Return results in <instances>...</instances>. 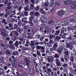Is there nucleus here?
Instances as JSON below:
<instances>
[{
	"label": "nucleus",
	"instance_id": "obj_1",
	"mask_svg": "<svg viewBox=\"0 0 76 76\" xmlns=\"http://www.w3.org/2000/svg\"><path fill=\"white\" fill-rule=\"evenodd\" d=\"M25 60L26 62V66H27V68L26 69V71L30 74H33L34 73V69L31 68V63L29 62V61L27 59H26Z\"/></svg>",
	"mask_w": 76,
	"mask_h": 76
},
{
	"label": "nucleus",
	"instance_id": "obj_2",
	"mask_svg": "<svg viewBox=\"0 0 76 76\" xmlns=\"http://www.w3.org/2000/svg\"><path fill=\"white\" fill-rule=\"evenodd\" d=\"M66 47L68 48H69L70 50L72 49V48L73 47V41H72L70 43L69 42L66 43Z\"/></svg>",
	"mask_w": 76,
	"mask_h": 76
},
{
	"label": "nucleus",
	"instance_id": "obj_3",
	"mask_svg": "<svg viewBox=\"0 0 76 76\" xmlns=\"http://www.w3.org/2000/svg\"><path fill=\"white\" fill-rule=\"evenodd\" d=\"M37 48V49L38 50H39L40 52H42V53H45V51L44 50H45V48L43 46H36Z\"/></svg>",
	"mask_w": 76,
	"mask_h": 76
},
{
	"label": "nucleus",
	"instance_id": "obj_4",
	"mask_svg": "<svg viewBox=\"0 0 76 76\" xmlns=\"http://www.w3.org/2000/svg\"><path fill=\"white\" fill-rule=\"evenodd\" d=\"M19 44H20V45H19ZM21 44H22L21 42L19 41L18 42V40H16L15 43V45L16 47H17V48H19L20 47V48H21L22 47V46Z\"/></svg>",
	"mask_w": 76,
	"mask_h": 76
},
{
	"label": "nucleus",
	"instance_id": "obj_5",
	"mask_svg": "<svg viewBox=\"0 0 76 76\" xmlns=\"http://www.w3.org/2000/svg\"><path fill=\"white\" fill-rule=\"evenodd\" d=\"M41 20L42 23H45V22H47V19L46 18V17L44 16H42L41 17Z\"/></svg>",
	"mask_w": 76,
	"mask_h": 76
},
{
	"label": "nucleus",
	"instance_id": "obj_6",
	"mask_svg": "<svg viewBox=\"0 0 76 76\" xmlns=\"http://www.w3.org/2000/svg\"><path fill=\"white\" fill-rule=\"evenodd\" d=\"M57 49V53H58L59 54H60L61 53V51L63 50V48L61 47H59Z\"/></svg>",
	"mask_w": 76,
	"mask_h": 76
},
{
	"label": "nucleus",
	"instance_id": "obj_7",
	"mask_svg": "<svg viewBox=\"0 0 76 76\" xmlns=\"http://www.w3.org/2000/svg\"><path fill=\"white\" fill-rule=\"evenodd\" d=\"M50 64L49 63H47L46 66H43V70H47V69H48V67L50 66Z\"/></svg>",
	"mask_w": 76,
	"mask_h": 76
},
{
	"label": "nucleus",
	"instance_id": "obj_8",
	"mask_svg": "<svg viewBox=\"0 0 76 76\" xmlns=\"http://www.w3.org/2000/svg\"><path fill=\"white\" fill-rule=\"evenodd\" d=\"M29 5H27L26 7L24 9L25 11H28V12H31V10H29Z\"/></svg>",
	"mask_w": 76,
	"mask_h": 76
},
{
	"label": "nucleus",
	"instance_id": "obj_9",
	"mask_svg": "<svg viewBox=\"0 0 76 76\" xmlns=\"http://www.w3.org/2000/svg\"><path fill=\"white\" fill-rule=\"evenodd\" d=\"M58 14L59 16H62L64 14V12L62 10H61L58 12Z\"/></svg>",
	"mask_w": 76,
	"mask_h": 76
},
{
	"label": "nucleus",
	"instance_id": "obj_10",
	"mask_svg": "<svg viewBox=\"0 0 76 76\" xmlns=\"http://www.w3.org/2000/svg\"><path fill=\"white\" fill-rule=\"evenodd\" d=\"M64 56H69V51H66L64 52Z\"/></svg>",
	"mask_w": 76,
	"mask_h": 76
},
{
	"label": "nucleus",
	"instance_id": "obj_11",
	"mask_svg": "<svg viewBox=\"0 0 76 76\" xmlns=\"http://www.w3.org/2000/svg\"><path fill=\"white\" fill-rule=\"evenodd\" d=\"M40 11L41 12V13H42V14H43L44 15V14H45L46 13V12H45V10H44L42 9H40Z\"/></svg>",
	"mask_w": 76,
	"mask_h": 76
},
{
	"label": "nucleus",
	"instance_id": "obj_12",
	"mask_svg": "<svg viewBox=\"0 0 76 76\" xmlns=\"http://www.w3.org/2000/svg\"><path fill=\"white\" fill-rule=\"evenodd\" d=\"M25 18H23V19L22 20V22L25 23H28V21L25 20Z\"/></svg>",
	"mask_w": 76,
	"mask_h": 76
},
{
	"label": "nucleus",
	"instance_id": "obj_13",
	"mask_svg": "<svg viewBox=\"0 0 76 76\" xmlns=\"http://www.w3.org/2000/svg\"><path fill=\"white\" fill-rule=\"evenodd\" d=\"M60 32V30H56L55 31V35H57L58 34H59V33Z\"/></svg>",
	"mask_w": 76,
	"mask_h": 76
},
{
	"label": "nucleus",
	"instance_id": "obj_14",
	"mask_svg": "<svg viewBox=\"0 0 76 76\" xmlns=\"http://www.w3.org/2000/svg\"><path fill=\"white\" fill-rule=\"evenodd\" d=\"M64 58L65 61V62H67V60H69V57L67 56H64Z\"/></svg>",
	"mask_w": 76,
	"mask_h": 76
},
{
	"label": "nucleus",
	"instance_id": "obj_15",
	"mask_svg": "<svg viewBox=\"0 0 76 76\" xmlns=\"http://www.w3.org/2000/svg\"><path fill=\"white\" fill-rule=\"evenodd\" d=\"M47 45L48 48H50V47H51L52 46H53V45L52 44H51L48 42L47 43Z\"/></svg>",
	"mask_w": 76,
	"mask_h": 76
},
{
	"label": "nucleus",
	"instance_id": "obj_16",
	"mask_svg": "<svg viewBox=\"0 0 76 76\" xmlns=\"http://www.w3.org/2000/svg\"><path fill=\"white\" fill-rule=\"evenodd\" d=\"M51 69L50 68H48V69H47V72L46 73V74L50 73V72H51Z\"/></svg>",
	"mask_w": 76,
	"mask_h": 76
},
{
	"label": "nucleus",
	"instance_id": "obj_17",
	"mask_svg": "<svg viewBox=\"0 0 76 76\" xmlns=\"http://www.w3.org/2000/svg\"><path fill=\"white\" fill-rule=\"evenodd\" d=\"M17 31L19 32L20 34H21V29L20 27H18L17 29Z\"/></svg>",
	"mask_w": 76,
	"mask_h": 76
},
{
	"label": "nucleus",
	"instance_id": "obj_18",
	"mask_svg": "<svg viewBox=\"0 0 76 76\" xmlns=\"http://www.w3.org/2000/svg\"><path fill=\"white\" fill-rule=\"evenodd\" d=\"M68 39H70V40H72V39H73V38H72V34H69V36L68 37Z\"/></svg>",
	"mask_w": 76,
	"mask_h": 76
},
{
	"label": "nucleus",
	"instance_id": "obj_19",
	"mask_svg": "<svg viewBox=\"0 0 76 76\" xmlns=\"http://www.w3.org/2000/svg\"><path fill=\"white\" fill-rule=\"evenodd\" d=\"M39 9V6H38V5H37V6L35 8V10L36 11H38Z\"/></svg>",
	"mask_w": 76,
	"mask_h": 76
},
{
	"label": "nucleus",
	"instance_id": "obj_20",
	"mask_svg": "<svg viewBox=\"0 0 76 76\" xmlns=\"http://www.w3.org/2000/svg\"><path fill=\"white\" fill-rule=\"evenodd\" d=\"M70 61L73 63L74 62V57L73 56H72L70 59Z\"/></svg>",
	"mask_w": 76,
	"mask_h": 76
},
{
	"label": "nucleus",
	"instance_id": "obj_21",
	"mask_svg": "<svg viewBox=\"0 0 76 76\" xmlns=\"http://www.w3.org/2000/svg\"><path fill=\"white\" fill-rule=\"evenodd\" d=\"M11 13H12V11L11 10H10L6 12L7 15H10Z\"/></svg>",
	"mask_w": 76,
	"mask_h": 76
},
{
	"label": "nucleus",
	"instance_id": "obj_22",
	"mask_svg": "<svg viewBox=\"0 0 76 76\" xmlns=\"http://www.w3.org/2000/svg\"><path fill=\"white\" fill-rule=\"evenodd\" d=\"M34 16H31L29 18V20L32 21V20H33L34 19Z\"/></svg>",
	"mask_w": 76,
	"mask_h": 76
},
{
	"label": "nucleus",
	"instance_id": "obj_23",
	"mask_svg": "<svg viewBox=\"0 0 76 76\" xmlns=\"http://www.w3.org/2000/svg\"><path fill=\"white\" fill-rule=\"evenodd\" d=\"M35 41L33 40V41H31V44L30 45H35L34 44H35Z\"/></svg>",
	"mask_w": 76,
	"mask_h": 76
},
{
	"label": "nucleus",
	"instance_id": "obj_24",
	"mask_svg": "<svg viewBox=\"0 0 76 76\" xmlns=\"http://www.w3.org/2000/svg\"><path fill=\"white\" fill-rule=\"evenodd\" d=\"M12 54L14 56H18V52L17 51H15V52H13Z\"/></svg>",
	"mask_w": 76,
	"mask_h": 76
},
{
	"label": "nucleus",
	"instance_id": "obj_25",
	"mask_svg": "<svg viewBox=\"0 0 76 76\" xmlns=\"http://www.w3.org/2000/svg\"><path fill=\"white\" fill-rule=\"evenodd\" d=\"M18 25L19 26H22V23H21V21H18Z\"/></svg>",
	"mask_w": 76,
	"mask_h": 76
},
{
	"label": "nucleus",
	"instance_id": "obj_26",
	"mask_svg": "<svg viewBox=\"0 0 76 76\" xmlns=\"http://www.w3.org/2000/svg\"><path fill=\"white\" fill-rule=\"evenodd\" d=\"M30 16H34V14H35L34 12L31 11V12L30 11Z\"/></svg>",
	"mask_w": 76,
	"mask_h": 76
},
{
	"label": "nucleus",
	"instance_id": "obj_27",
	"mask_svg": "<svg viewBox=\"0 0 76 76\" xmlns=\"http://www.w3.org/2000/svg\"><path fill=\"white\" fill-rule=\"evenodd\" d=\"M14 29H16L18 28V26L17 24H15L14 25Z\"/></svg>",
	"mask_w": 76,
	"mask_h": 76
},
{
	"label": "nucleus",
	"instance_id": "obj_28",
	"mask_svg": "<svg viewBox=\"0 0 76 76\" xmlns=\"http://www.w3.org/2000/svg\"><path fill=\"white\" fill-rule=\"evenodd\" d=\"M56 66H61V63H60V62L56 63Z\"/></svg>",
	"mask_w": 76,
	"mask_h": 76
},
{
	"label": "nucleus",
	"instance_id": "obj_29",
	"mask_svg": "<svg viewBox=\"0 0 76 76\" xmlns=\"http://www.w3.org/2000/svg\"><path fill=\"white\" fill-rule=\"evenodd\" d=\"M29 13V12H27V11H25L24 12V14L25 15H26V16H28V13Z\"/></svg>",
	"mask_w": 76,
	"mask_h": 76
},
{
	"label": "nucleus",
	"instance_id": "obj_30",
	"mask_svg": "<svg viewBox=\"0 0 76 76\" xmlns=\"http://www.w3.org/2000/svg\"><path fill=\"white\" fill-rule=\"evenodd\" d=\"M37 55L39 56H41V54H40V52L38 50H37Z\"/></svg>",
	"mask_w": 76,
	"mask_h": 76
},
{
	"label": "nucleus",
	"instance_id": "obj_31",
	"mask_svg": "<svg viewBox=\"0 0 76 76\" xmlns=\"http://www.w3.org/2000/svg\"><path fill=\"white\" fill-rule=\"evenodd\" d=\"M4 58H3L1 57L0 58V61L1 63H3Z\"/></svg>",
	"mask_w": 76,
	"mask_h": 76
},
{
	"label": "nucleus",
	"instance_id": "obj_32",
	"mask_svg": "<svg viewBox=\"0 0 76 76\" xmlns=\"http://www.w3.org/2000/svg\"><path fill=\"white\" fill-rule=\"evenodd\" d=\"M10 1V0H5L4 2V4L5 5H7L8 3V2Z\"/></svg>",
	"mask_w": 76,
	"mask_h": 76
},
{
	"label": "nucleus",
	"instance_id": "obj_33",
	"mask_svg": "<svg viewBox=\"0 0 76 76\" xmlns=\"http://www.w3.org/2000/svg\"><path fill=\"white\" fill-rule=\"evenodd\" d=\"M20 41H23V43L25 42V40L22 38H20Z\"/></svg>",
	"mask_w": 76,
	"mask_h": 76
},
{
	"label": "nucleus",
	"instance_id": "obj_34",
	"mask_svg": "<svg viewBox=\"0 0 76 76\" xmlns=\"http://www.w3.org/2000/svg\"><path fill=\"white\" fill-rule=\"evenodd\" d=\"M50 60H51V62H53V60H54V58L53 57V56H51L50 57Z\"/></svg>",
	"mask_w": 76,
	"mask_h": 76
},
{
	"label": "nucleus",
	"instance_id": "obj_35",
	"mask_svg": "<svg viewBox=\"0 0 76 76\" xmlns=\"http://www.w3.org/2000/svg\"><path fill=\"white\" fill-rule=\"evenodd\" d=\"M10 47L11 50H14V49L15 50V48H14V47H13V46L12 44L10 45Z\"/></svg>",
	"mask_w": 76,
	"mask_h": 76
},
{
	"label": "nucleus",
	"instance_id": "obj_36",
	"mask_svg": "<svg viewBox=\"0 0 76 76\" xmlns=\"http://www.w3.org/2000/svg\"><path fill=\"white\" fill-rule=\"evenodd\" d=\"M60 59L61 62H65L64 61V59L63 58L61 57L60 58Z\"/></svg>",
	"mask_w": 76,
	"mask_h": 76
},
{
	"label": "nucleus",
	"instance_id": "obj_37",
	"mask_svg": "<svg viewBox=\"0 0 76 76\" xmlns=\"http://www.w3.org/2000/svg\"><path fill=\"white\" fill-rule=\"evenodd\" d=\"M60 66L59 67H57L55 68V71H57V70H60Z\"/></svg>",
	"mask_w": 76,
	"mask_h": 76
},
{
	"label": "nucleus",
	"instance_id": "obj_38",
	"mask_svg": "<svg viewBox=\"0 0 76 76\" xmlns=\"http://www.w3.org/2000/svg\"><path fill=\"white\" fill-rule=\"evenodd\" d=\"M65 39V42L66 43V42H68V41H70V39H69V38L67 37V38H66Z\"/></svg>",
	"mask_w": 76,
	"mask_h": 76
},
{
	"label": "nucleus",
	"instance_id": "obj_39",
	"mask_svg": "<svg viewBox=\"0 0 76 76\" xmlns=\"http://www.w3.org/2000/svg\"><path fill=\"white\" fill-rule=\"evenodd\" d=\"M29 23L31 26H33L34 24H33V23H32V21L29 20Z\"/></svg>",
	"mask_w": 76,
	"mask_h": 76
},
{
	"label": "nucleus",
	"instance_id": "obj_40",
	"mask_svg": "<svg viewBox=\"0 0 76 76\" xmlns=\"http://www.w3.org/2000/svg\"><path fill=\"white\" fill-rule=\"evenodd\" d=\"M16 73L17 74V76H22V75L20 74L19 73V72H16Z\"/></svg>",
	"mask_w": 76,
	"mask_h": 76
},
{
	"label": "nucleus",
	"instance_id": "obj_41",
	"mask_svg": "<svg viewBox=\"0 0 76 76\" xmlns=\"http://www.w3.org/2000/svg\"><path fill=\"white\" fill-rule=\"evenodd\" d=\"M12 5V3L10 1H9L8 3L7 4V6H10Z\"/></svg>",
	"mask_w": 76,
	"mask_h": 76
},
{
	"label": "nucleus",
	"instance_id": "obj_42",
	"mask_svg": "<svg viewBox=\"0 0 76 76\" xmlns=\"http://www.w3.org/2000/svg\"><path fill=\"white\" fill-rule=\"evenodd\" d=\"M55 4H56V7H59V6H60L59 3L58 2H55Z\"/></svg>",
	"mask_w": 76,
	"mask_h": 76
},
{
	"label": "nucleus",
	"instance_id": "obj_43",
	"mask_svg": "<svg viewBox=\"0 0 76 76\" xmlns=\"http://www.w3.org/2000/svg\"><path fill=\"white\" fill-rule=\"evenodd\" d=\"M31 2L32 3L34 4H35V0H31Z\"/></svg>",
	"mask_w": 76,
	"mask_h": 76
},
{
	"label": "nucleus",
	"instance_id": "obj_44",
	"mask_svg": "<svg viewBox=\"0 0 76 76\" xmlns=\"http://www.w3.org/2000/svg\"><path fill=\"white\" fill-rule=\"evenodd\" d=\"M12 6H7V9L8 10H10V9H12Z\"/></svg>",
	"mask_w": 76,
	"mask_h": 76
},
{
	"label": "nucleus",
	"instance_id": "obj_45",
	"mask_svg": "<svg viewBox=\"0 0 76 76\" xmlns=\"http://www.w3.org/2000/svg\"><path fill=\"white\" fill-rule=\"evenodd\" d=\"M72 65L73 66V69H75V68H76V64L75 63H73L72 64Z\"/></svg>",
	"mask_w": 76,
	"mask_h": 76
},
{
	"label": "nucleus",
	"instance_id": "obj_46",
	"mask_svg": "<svg viewBox=\"0 0 76 76\" xmlns=\"http://www.w3.org/2000/svg\"><path fill=\"white\" fill-rule=\"evenodd\" d=\"M54 22V20H51L49 21L48 22L49 24H52Z\"/></svg>",
	"mask_w": 76,
	"mask_h": 76
},
{
	"label": "nucleus",
	"instance_id": "obj_47",
	"mask_svg": "<svg viewBox=\"0 0 76 76\" xmlns=\"http://www.w3.org/2000/svg\"><path fill=\"white\" fill-rule=\"evenodd\" d=\"M49 38L50 39H50H51L53 38V35L52 34L50 35L49 36Z\"/></svg>",
	"mask_w": 76,
	"mask_h": 76
},
{
	"label": "nucleus",
	"instance_id": "obj_48",
	"mask_svg": "<svg viewBox=\"0 0 76 76\" xmlns=\"http://www.w3.org/2000/svg\"><path fill=\"white\" fill-rule=\"evenodd\" d=\"M9 27L10 28H13V25L12 24H11V23H9Z\"/></svg>",
	"mask_w": 76,
	"mask_h": 76
},
{
	"label": "nucleus",
	"instance_id": "obj_49",
	"mask_svg": "<svg viewBox=\"0 0 76 76\" xmlns=\"http://www.w3.org/2000/svg\"><path fill=\"white\" fill-rule=\"evenodd\" d=\"M65 33H64V35H62V38H63V39H66V36H65Z\"/></svg>",
	"mask_w": 76,
	"mask_h": 76
},
{
	"label": "nucleus",
	"instance_id": "obj_50",
	"mask_svg": "<svg viewBox=\"0 0 76 76\" xmlns=\"http://www.w3.org/2000/svg\"><path fill=\"white\" fill-rule=\"evenodd\" d=\"M63 75L62 74H60V76H67V74L63 72Z\"/></svg>",
	"mask_w": 76,
	"mask_h": 76
},
{
	"label": "nucleus",
	"instance_id": "obj_51",
	"mask_svg": "<svg viewBox=\"0 0 76 76\" xmlns=\"http://www.w3.org/2000/svg\"><path fill=\"white\" fill-rule=\"evenodd\" d=\"M56 38L57 40H60V39H61L60 37L59 36H56Z\"/></svg>",
	"mask_w": 76,
	"mask_h": 76
},
{
	"label": "nucleus",
	"instance_id": "obj_52",
	"mask_svg": "<svg viewBox=\"0 0 76 76\" xmlns=\"http://www.w3.org/2000/svg\"><path fill=\"white\" fill-rule=\"evenodd\" d=\"M7 53L8 54H10V52L9 51V50H7Z\"/></svg>",
	"mask_w": 76,
	"mask_h": 76
},
{
	"label": "nucleus",
	"instance_id": "obj_53",
	"mask_svg": "<svg viewBox=\"0 0 76 76\" xmlns=\"http://www.w3.org/2000/svg\"><path fill=\"white\" fill-rule=\"evenodd\" d=\"M14 33L16 35H17V36H19V34L18 33V31H15Z\"/></svg>",
	"mask_w": 76,
	"mask_h": 76
},
{
	"label": "nucleus",
	"instance_id": "obj_54",
	"mask_svg": "<svg viewBox=\"0 0 76 76\" xmlns=\"http://www.w3.org/2000/svg\"><path fill=\"white\" fill-rule=\"evenodd\" d=\"M44 5L45 7L48 6V2H46L44 4Z\"/></svg>",
	"mask_w": 76,
	"mask_h": 76
},
{
	"label": "nucleus",
	"instance_id": "obj_55",
	"mask_svg": "<svg viewBox=\"0 0 76 76\" xmlns=\"http://www.w3.org/2000/svg\"><path fill=\"white\" fill-rule=\"evenodd\" d=\"M55 61H56V63H58L60 62V60H59V59L57 58L56 59Z\"/></svg>",
	"mask_w": 76,
	"mask_h": 76
},
{
	"label": "nucleus",
	"instance_id": "obj_56",
	"mask_svg": "<svg viewBox=\"0 0 76 76\" xmlns=\"http://www.w3.org/2000/svg\"><path fill=\"white\" fill-rule=\"evenodd\" d=\"M34 8H35V7H30V8H29V10H30V11H31V10H34Z\"/></svg>",
	"mask_w": 76,
	"mask_h": 76
},
{
	"label": "nucleus",
	"instance_id": "obj_57",
	"mask_svg": "<svg viewBox=\"0 0 76 76\" xmlns=\"http://www.w3.org/2000/svg\"><path fill=\"white\" fill-rule=\"evenodd\" d=\"M4 6V4H0V9H2Z\"/></svg>",
	"mask_w": 76,
	"mask_h": 76
},
{
	"label": "nucleus",
	"instance_id": "obj_58",
	"mask_svg": "<svg viewBox=\"0 0 76 76\" xmlns=\"http://www.w3.org/2000/svg\"><path fill=\"white\" fill-rule=\"evenodd\" d=\"M53 40L50 39V41H49L48 43L50 44H53Z\"/></svg>",
	"mask_w": 76,
	"mask_h": 76
},
{
	"label": "nucleus",
	"instance_id": "obj_59",
	"mask_svg": "<svg viewBox=\"0 0 76 76\" xmlns=\"http://www.w3.org/2000/svg\"><path fill=\"white\" fill-rule=\"evenodd\" d=\"M5 49H7L8 48V46L7 45H5L4 46Z\"/></svg>",
	"mask_w": 76,
	"mask_h": 76
},
{
	"label": "nucleus",
	"instance_id": "obj_60",
	"mask_svg": "<svg viewBox=\"0 0 76 76\" xmlns=\"http://www.w3.org/2000/svg\"><path fill=\"white\" fill-rule=\"evenodd\" d=\"M34 64L35 66H36V67H39V65H38V64L37 63V62L34 63Z\"/></svg>",
	"mask_w": 76,
	"mask_h": 76
},
{
	"label": "nucleus",
	"instance_id": "obj_61",
	"mask_svg": "<svg viewBox=\"0 0 76 76\" xmlns=\"http://www.w3.org/2000/svg\"><path fill=\"white\" fill-rule=\"evenodd\" d=\"M18 66H19L20 67H22L23 66V64L20 63L18 65Z\"/></svg>",
	"mask_w": 76,
	"mask_h": 76
},
{
	"label": "nucleus",
	"instance_id": "obj_62",
	"mask_svg": "<svg viewBox=\"0 0 76 76\" xmlns=\"http://www.w3.org/2000/svg\"><path fill=\"white\" fill-rule=\"evenodd\" d=\"M73 25V29H74V30H76V25L74 24Z\"/></svg>",
	"mask_w": 76,
	"mask_h": 76
},
{
	"label": "nucleus",
	"instance_id": "obj_63",
	"mask_svg": "<svg viewBox=\"0 0 76 76\" xmlns=\"http://www.w3.org/2000/svg\"><path fill=\"white\" fill-rule=\"evenodd\" d=\"M36 16H38L39 15V12H37L36 13Z\"/></svg>",
	"mask_w": 76,
	"mask_h": 76
},
{
	"label": "nucleus",
	"instance_id": "obj_64",
	"mask_svg": "<svg viewBox=\"0 0 76 76\" xmlns=\"http://www.w3.org/2000/svg\"><path fill=\"white\" fill-rule=\"evenodd\" d=\"M72 37L73 39L76 38V35L75 34L73 36H72Z\"/></svg>",
	"mask_w": 76,
	"mask_h": 76
}]
</instances>
